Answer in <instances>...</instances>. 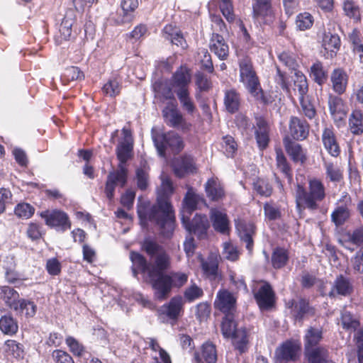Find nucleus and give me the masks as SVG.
Here are the masks:
<instances>
[{
	"label": "nucleus",
	"instance_id": "79ce46f5",
	"mask_svg": "<svg viewBox=\"0 0 363 363\" xmlns=\"http://www.w3.org/2000/svg\"><path fill=\"white\" fill-rule=\"evenodd\" d=\"M323 166L325 169L326 177L328 178L330 182L338 183L342 180L343 170L339 165L324 160Z\"/></svg>",
	"mask_w": 363,
	"mask_h": 363
},
{
	"label": "nucleus",
	"instance_id": "58836bf2",
	"mask_svg": "<svg viewBox=\"0 0 363 363\" xmlns=\"http://www.w3.org/2000/svg\"><path fill=\"white\" fill-rule=\"evenodd\" d=\"M191 77L186 69L181 68L173 75L172 86L175 90L189 89Z\"/></svg>",
	"mask_w": 363,
	"mask_h": 363
},
{
	"label": "nucleus",
	"instance_id": "f8f14e48",
	"mask_svg": "<svg viewBox=\"0 0 363 363\" xmlns=\"http://www.w3.org/2000/svg\"><path fill=\"white\" fill-rule=\"evenodd\" d=\"M215 308L224 315L237 313V300L234 295L226 289L219 290L214 301Z\"/></svg>",
	"mask_w": 363,
	"mask_h": 363
},
{
	"label": "nucleus",
	"instance_id": "4c0bfd02",
	"mask_svg": "<svg viewBox=\"0 0 363 363\" xmlns=\"http://www.w3.org/2000/svg\"><path fill=\"white\" fill-rule=\"evenodd\" d=\"M13 310L17 314L23 315L26 318H30L35 315L37 306L31 301L21 298Z\"/></svg>",
	"mask_w": 363,
	"mask_h": 363
},
{
	"label": "nucleus",
	"instance_id": "72a5a7b5",
	"mask_svg": "<svg viewBox=\"0 0 363 363\" xmlns=\"http://www.w3.org/2000/svg\"><path fill=\"white\" fill-rule=\"evenodd\" d=\"M224 105L228 112H237L240 105V96L235 89L227 90L225 92Z\"/></svg>",
	"mask_w": 363,
	"mask_h": 363
},
{
	"label": "nucleus",
	"instance_id": "c03bdc74",
	"mask_svg": "<svg viewBox=\"0 0 363 363\" xmlns=\"http://www.w3.org/2000/svg\"><path fill=\"white\" fill-rule=\"evenodd\" d=\"M18 325L11 315H4L0 318V330L6 335H12L17 333Z\"/></svg>",
	"mask_w": 363,
	"mask_h": 363
},
{
	"label": "nucleus",
	"instance_id": "a18cd8bd",
	"mask_svg": "<svg viewBox=\"0 0 363 363\" xmlns=\"http://www.w3.org/2000/svg\"><path fill=\"white\" fill-rule=\"evenodd\" d=\"M0 296L6 305L11 309L14 308L18 301L21 299L19 298V294L9 286L2 287Z\"/></svg>",
	"mask_w": 363,
	"mask_h": 363
},
{
	"label": "nucleus",
	"instance_id": "6e6552de",
	"mask_svg": "<svg viewBox=\"0 0 363 363\" xmlns=\"http://www.w3.org/2000/svg\"><path fill=\"white\" fill-rule=\"evenodd\" d=\"M239 69L240 81L249 92L260 84L250 57L244 56L239 60Z\"/></svg>",
	"mask_w": 363,
	"mask_h": 363
},
{
	"label": "nucleus",
	"instance_id": "cd10ccee",
	"mask_svg": "<svg viewBox=\"0 0 363 363\" xmlns=\"http://www.w3.org/2000/svg\"><path fill=\"white\" fill-rule=\"evenodd\" d=\"M173 169L177 177H183L186 174L194 172V160L190 156H184L174 162Z\"/></svg>",
	"mask_w": 363,
	"mask_h": 363
},
{
	"label": "nucleus",
	"instance_id": "2f4dec72",
	"mask_svg": "<svg viewBox=\"0 0 363 363\" xmlns=\"http://www.w3.org/2000/svg\"><path fill=\"white\" fill-rule=\"evenodd\" d=\"M152 88L155 97L161 101L174 99L172 89L167 82L157 80L153 84Z\"/></svg>",
	"mask_w": 363,
	"mask_h": 363
},
{
	"label": "nucleus",
	"instance_id": "b1692460",
	"mask_svg": "<svg viewBox=\"0 0 363 363\" xmlns=\"http://www.w3.org/2000/svg\"><path fill=\"white\" fill-rule=\"evenodd\" d=\"M353 285L350 279L342 274L337 276L334 281L333 290L329 293L330 296H334V291L337 294L347 296L353 292Z\"/></svg>",
	"mask_w": 363,
	"mask_h": 363
},
{
	"label": "nucleus",
	"instance_id": "aec40b11",
	"mask_svg": "<svg viewBox=\"0 0 363 363\" xmlns=\"http://www.w3.org/2000/svg\"><path fill=\"white\" fill-rule=\"evenodd\" d=\"M204 201L203 198L196 194L193 188L189 187L182 201V208L181 216L183 215L190 216L191 213L197 208V206Z\"/></svg>",
	"mask_w": 363,
	"mask_h": 363
},
{
	"label": "nucleus",
	"instance_id": "c9c22d12",
	"mask_svg": "<svg viewBox=\"0 0 363 363\" xmlns=\"http://www.w3.org/2000/svg\"><path fill=\"white\" fill-rule=\"evenodd\" d=\"M201 265L204 274L210 279L218 277V262L216 257L209 256L206 259H201Z\"/></svg>",
	"mask_w": 363,
	"mask_h": 363
},
{
	"label": "nucleus",
	"instance_id": "412c9836",
	"mask_svg": "<svg viewBox=\"0 0 363 363\" xmlns=\"http://www.w3.org/2000/svg\"><path fill=\"white\" fill-rule=\"evenodd\" d=\"M289 131L294 139L302 140L308 135L309 125L304 119L291 116L289 121Z\"/></svg>",
	"mask_w": 363,
	"mask_h": 363
},
{
	"label": "nucleus",
	"instance_id": "603ef678",
	"mask_svg": "<svg viewBox=\"0 0 363 363\" xmlns=\"http://www.w3.org/2000/svg\"><path fill=\"white\" fill-rule=\"evenodd\" d=\"M84 78V75L83 72L79 67L74 66L67 67L62 77V79L65 82L81 81Z\"/></svg>",
	"mask_w": 363,
	"mask_h": 363
},
{
	"label": "nucleus",
	"instance_id": "7c9ffc66",
	"mask_svg": "<svg viewBox=\"0 0 363 363\" xmlns=\"http://www.w3.org/2000/svg\"><path fill=\"white\" fill-rule=\"evenodd\" d=\"M249 330L245 328L237 330V332L230 337L233 340V344L236 350L240 354L245 352L248 348L249 343Z\"/></svg>",
	"mask_w": 363,
	"mask_h": 363
},
{
	"label": "nucleus",
	"instance_id": "13d9d810",
	"mask_svg": "<svg viewBox=\"0 0 363 363\" xmlns=\"http://www.w3.org/2000/svg\"><path fill=\"white\" fill-rule=\"evenodd\" d=\"M203 291L201 288L199 287L196 284H192L187 287L184 293V298L188 302H192L196 299L202 297Z\"/></svg>",
	"mask_w": 363,
	"mask_h": 363
},
{
	"label": "nucleus",
	"instance_id": "052dcab7",
	"mask_svg": "<svg viewBox=\"0 0 363 363\" xmlns=\"http://www.w3.org/2000/svg\"><path fill=\"white\" fill-rule=\"evenodd\" d=\"M34 211L35 208L31 205L23 203L16 206L14 213L18 218L28 219L33 215Z\"/></svg>",
	"mask_w": 363,
	"mask_h": 363
},
{
	"label": "nucleus",
	"instance_id": "f03ea898",
	"mask_svg": "<svg viewBox=\"0 0 363 363\" xmlns=\"http://www.w3.org/2000/svg\"><path fill=\"white\" fill-rule=\"evenodd\" d=\"M133 143L130 142H119L116 147V155L120 164L118 169L109 172L105 186L106 197L111 200L114 196L116 186L123 187L127 182V169L123 165L131 157Z\"/></svg>",
	"mask_w": 363,
	"mask_h": 363
},
{
	"label": "nucleus",
	"instance_id": "bf43d9fd",
	"mask_svg": "<svg viewBox=\"0 0 363 363\" xmlns=\"http://www.w3.org/2000/svg\"><path fill=\"white\" fill-rule=\"evenodd\" d=\"M254 189L257 194L263 196H269L272 193V186L264 179H257L254 182Z\"/></svg>",
	"mask_w": 363,
	"mask_h": 363
},
{
	"label": "nucleus",
	"instance_id": "ddd939ff",
	"mask_svg": "<svg viewBox=\"0 0 363 363\" xmlns=\"http://www.w3.org/2000/svg\"><path fill=\"white\" fill-rule=\"evenodd\" d=\"M40 216L45 219L46 225L57 228L61 231H65L71 228L68 216L62 211H45L42 212Z\"/></svg>",
	"mask_w": 363,
	"mask_h": 363
},
{
	"label": "nucleus",
	"instance_id": "37998d69",
	"mask_svg": "<svg viewBox=\"0 0 363 363\" xmlns=\"http://www.w3.org/2000/svg\"><path fill=\"white\" fill-rule=\"evenodd\" d=\"M236 314L225 315L222 323L221 330L223 336L226 338L231 337L237 332V323L235 322Z\"/></svg>",
	"mask_w": 363,
	"mask_h": 363
},
{
	"label": "nucleus",
	"instance_id": "09e8293b",
	"mask_svg": "<svg viewBox=\"0 0 363 363\" xmlns=\"http://www.w3.org/2000/svg\"><path fill=\"white\" fill-rule=\"evenodd\" d=\"M130 259L133 262V266L137 267L140 272L146 273L148 276V271L152 267V264H149L142 255L133 251L130 254Z\"/></svg>",
	"mask_w": 363,
	"mask_h": 363
},
{
	"label": "nucleus",
	"instance_id": "69168bd1",
	"mask_svg": "<svg viewBox=\"0 0 363 363\" xmlns=\"http://www.w3.org/2000/svg\"><path fill=\"white\" fill-rule=\"evenodd\" d=\"M313 23V18L309 13H301L297 16L296 26L301 30L310 28Z\"/></svg>",
	"mask_w": 363,
	"mask_h": 363
},
{
	"label": "nucleus",
	"instance_id": "1a4fd4ad",
	"mask_svg": "<svg viewBox=\"0 0 363 363\" xmlns=\"http://www.w3.org/2000/svg\"><path fill=\"white\" fill-rule=\"evenodd\" d=\"M182 223L185 229L191 234L203 238L209 228V222L206 215L196 214L192 220L190 216L184 215L182 217Z\"/></svg>",
	"mask_w": 363,
	"mask_h": 363
},
{
	"label": "nucleus",
	"instance_id": "5fc2aeb1",
	"mask_svg": "<svg viewBox=\"0 0 363 363\" xmlns=\"http://www.w3.org/2000/svg\"><path fill=\"white\" fill-rule=\"evenodd\" d=\"M277 166L283 174L289 179H291V169L287 162L286 158L280 150H277Z\"/></svg>",
	"mask_w": 363,
	"mask_h": 363
},
{
	"label": "nucleus",
	"instance_id": "49530a36",
	"mask_svg": "<svg viewBox=\"0 0 363 363\" xmlns=\"http://www.w3.org/2000/svg\"><path fill=\"white\" fill-rule=\"evenodd\" d=\"M289 254L286 250L282 247H277L272 255V264L274 269H281L288 262Z\"/></svg>",
	"mask_w": 363,
	"mask_h": 363
},
{
	"label": "nucleus",
	"instance_id": "423d86ee",
	"mask_svg": "<svg viewBox=\"0 0 363 363\" xmlns=\"http://www.w3.org/2000/svg\"><path fill=\"white\" fill-rule=\"evenodd\" d=\"M162 116L164 122L169 127L182 130L184 132L191 129V124L184 118L182 113L177 108L175 101L168 103L167 106L164 108Z\"/></svg>",
	"mask_w": 363,
	"mask_h": 363
},
{
	"label": "nucleus",
	"instance_id": "4d7b16f0",
	"mask_svg": "<svg viewBox=\"0 0 363 363\" xmlns=\"http://www.w3.org/2000/svg\"><path fill=\"white\" fill-rule=\"evenodd\" d=\"M202 357L207 363H215L217 360V354L215 345L206 342L202 345Z\"/></svg>",
	"mask_w": 363,
	"mask_h": 363
},
{
	"label": "nucleus",
	"instance_id": "0e129e2a",
	"mask_svg": "<svg viewBox=\"0 0 363 363\" xmlns=\"http://www.w3.org/2000/svg\"><path fill=\"white\" fill-rule=\"evenodd\" d=\"M251 95L263 104H272L274 101L273 98L270 94H265L260 84L250 91Z\"/></svg>",
	"mask_w": 363,
	"mask_h": 363
},
{
	"label": "nucleus",
	"instance_id": "9d476101",
	"mask_svg": "<svg viewBox=\"0 0 363 363\" xmlns=\"http://www.w3.org/2000/svg\"><path fill=\"white\" fill-rule=\"evenodd\" d=\"M328 106L334 123L340 126L345 122L349 111L347 104L340 96L330 94Z\"/></svg>",
	"mask_w": 363,
	"mask_h": 363
},
{
	"label": "nucleus",
	"instance_id": "4468645a",
	"mask_svg": "<svg viewBox=\"0 0 363 363\" xmlns=\"http://www.w3.org/2000/svg\"><path fill=\"white\" fill-rule=\"evenodd\" d=\"M252 14L254 18L269 24L274 19L272 0H252Z\"/></svg>",
	"mask_w": 363,
	"mask_h": 363
},
{
	"label": "nucleus",
	"instance_id": "e2e57ef3",
	"mask_svg": "<svg viewBox=\"0 0 363 363\" xmlns=\"http://www.w3.org/2000/svg\"><path fill=\"white\" fill-rule=\"evenodd\" d=\"M342 325L345 329L355 330L359 325V321L354 318L352 314L348 311L342 313Z\"/></svg>",
	"mask_w": 363,
	"mask_h": 363
},
{
	"label": "nucleus",
	"instance_id": "a19ab883",
	"mask_svg": "<svg viewBox=\"0 0 363 363\" xmlns=\"http://www.w3.org/2000/svg\"><path fill=\"white\" fill-rule=\"evenodd\" d=\"M293 91L295 94L298 92L299 99L308 96V81L306 77L300 71L295 72Z\"/></svg>",
	"mask_w": 363,
	"mask_h": 363
},
{
	"label": "nucleus",
	"instance_id": "de8ad7c7",
	"mask_svg": "<svg viewBox=\"0 0 363 363\" xmlns=\"http://www.w3.org/2000/svg\"><path fill=\"white\" fill-rule=\"evenodd\" d=\"M175 92L184 110L192 114L196 110V106L190 97L189 89L175 90Z\"/></svg>",
	"mask_w": 363,
	"mask_h": 363
},
{
	"label": "nucleus",
	"instance_id": "393cba45",
	"mask_svg": "<svg viewBox=\"0 0 363 363\" xmlns=\"http://www.w3.org/2000/svg\"><path fill=\"white\" fill-rule=\"evenodd\" d=\"M322 141L325 148L333 157H337L340 152L334 130L332 128H325L322 134Z\"/></svg>",
	"mask_w": 363,
	"mask_h": 363
},
{
	"label": "nucleus",
	"instance_id": "dca6fc26",
	"mask_svg": "<svg viewBox=\"0 0 363 363\" xmlns=\"http://www.w3.org/2000/svg\"><path fill=\"white\" fill-rule=\"evenodd\" d=\"M235 227L240 240L245 243V247L250 253L252 252L255 234V227L253 223L245 220H235Z\"/></svg>",
	"mask_w": 363,
	"mask_h": 363
},
{
	"label": "nucleus",
	"instance_id": "3c124183",
	"mask_svg": "<svg viewBox=\"0 0 363 363\" xmlns=\"http://www.w3.org/2000/svg\"><path fill=\"white\" fill-rule=\"evenodd\" d=\"M121 83L116 78L110 79L102 87V91L106 96L115 97L121 92Z\"/></svg>",
	"mask_w": 363,
	"mask_h": 363
},
{
	"label": "nucleus",
	"instance_id": "f704fd0d",
	"mask_svg": "<svg viewBox=\"0 0 363 363\" xmlns=\"http://www.w3.org/2000/svg\"><path fill=\"white\" fill-rule=\"evenodd\" d=\"M323 338L321 328H308L305 334V350L309 348H315Z\"/></svg>",
	"mask_w": 363,
	"mask_h": 363
},
{
	"label": "nucleus",
	"instance_id": "c756f323",
	"mask_svg": "<svg viewBox=\"0 0 363 363\" xmlns=\"http://www.w3.org/2000/svg\"><path fill=\"white\" fill-rule=\"evenodd\" d=\"M305 354L308 363L331 362L329 359L328 350L323 347L309 348L305 350Z\"/></svg>",
	"mask_w": 363,
	"mask_h": 363
},
{
	"label": "nucleus",
	"instance_id": "8fccbe9b",
	"mask_svg": "<svg viewBox=\"0 0 363 363\" xmlns=\"http://www.w3.org/2000/svg\"><path fill=\"white\" fill-rule=\"evenodd\" d=\"M350 211L345 206L337 207L331 214L332 221L336 226L343 225L350 218Z\"/></svg>",
	"mask_w": 363,
	"mask_h": 363
},
{
	"label": "nucleus",
	"instance_id": "0eeeda50",
	"mask_svg": "<svg viewBox=\"0 0 363 363\" xmlns=\"http://www.w3.org/2000/svg\"><path fill=\"white\" fill-rule=\"evenodd\" d=\"M142 247L149 256L155 259L152 267H170L169 256L164 248L156 241L145 239L143 243Z\"/></svg>",
	"mask_w": 363,
	"mask_h": 363
},
{
	"label": "nucleus",
	"instance_id": "39448f33",
	"mask_svg": "<svg viewBox=\"0 0 363 363\" xmlns=\"http://www.w3.org/2000/svg\"><path fill=\"white\" fill-rule=\"evenodd\" d=\"M152 138L159 155L166 157V150L169 149L173 154H178L184 148L182 138L174 131L167 133L154 132Z\"/></svg>",
	"mask_w": 363,
	"mask_h": 363
},
{
	"label": "nucleus",
	"instance_id": "4be33fe9",
	"mask_svg": "<svg viewBox=\"0 0 363 363\" xmlns=\"http://www.w3.org/2000/svg\"><path fill=\"white\" fill-rule=\"evenodd\" d=\"M209 48L220 60H225L229 56V46L224 38L218 33L212 34Z\"/></svg>",
	"mask_w": 363,
	"mask_h": 363
},
{
	"label": "nucleus",
	"instance_id": "7ed1b4c3",
	"mask_svg": "<svg viewBox=\"0 0 363 363\" xmlns=\"http://www.w3.org/2000/svg\"><path fill=\"white\" fill-rule=\"evenodd\" d=\"M325 196L323 183L317 178L310 179L308 189L300 184L296 186V207L300 211L305 208L315 210L318 208V203L325 199Z\"/></svg>",
	"mask_w": 363,
	"mask_h": 363
},
{
	"label": "nucleus",
	"instance_id": "a211bd4d",
	"mask_svg": "<svg viewBox=\"0 0 363 363\" xmlns=\"http://www.w3.org/2000/svg\"><path fill=\"white\" fill-rule=\"evenodd\" d=\"M254 296L261 309H268L274 303V293L272 286L267 282H264L258 291L254 293Z\"/></svg>",
	"mask_w": 363,
	"mask_h": 363
},
{
	"label": "nucleus",
	"instance_id": "774afa93",
	"mask_svg": "<svg viewBox=\"0 0 363 363\" xmlns=\"http://www.w3.org/2000/svg\"><path fill=\"white\" fill-rule=\"evenodd\" d=\"M354 340L357 346L359 363H363V328L357 330Z\"/></svg>",
	"mask_w": 363,
	"mask_h": 363
},
{
	"label": "nucleus",
	"instance_id": "c85d7f7f",
	"mask_svg": "<svg viewBox=\"0 0 363 363\" xmlns=\"http://www.w3.org/2000/svg\"><path fill=\"white\" fill-rule=\"evenodd\" d=\"M284 145L286 151L294 162H301V163L305 162V154L298 143L292 141L289 137H286L284 139Z\"/></svg>",
	"mask_w": 363,
	"mask_h": 363
},
{
	"label": "nucleus",
	"instance_id": "20e7f679",
	"mask_svg": "<svg viewBox=\"0 0 363 363\" xmlns=\"http://www.w3.org/2000/svg\"><path fill=\"white\" fill-rule=\"evenodd\" d=\"M169 268L151 267L148 271V283L151 285L155 299H167L173 288L172 277L164 272Z\"/></svg>",
	"mask_w": 363,
	"mask_h": 363
},
{
	"label": "nucleus",
	"instance_id": "ea45409f",
	"mask_svg": "<svg viewBox=\"0 0 363 363\" xmlns=\"http://www.w3.org/2000/svg\"><path fill=\"white\" fill-rule=\"evenodd\" d=\"M310 77L318 85L322 86L328 79V71L320 61L314 62L310 69Z\"/></svg>",
	"mask_w": 363,
	"mask_h": 363
},
{
	"label": "nucleus",
	"instance_id": "5701e85b",
	"mask_svg": "<svg viewBox=\"0 0 363 363\" xmlns=\"http://www.w3.org/2000/svg\"><path fill=\"white\" fill-rule=\"evenodd\" d=\"M211 219L215 230L222 234H227L230 231V220L227 214L220 210L213 208L211 210Z\"/></svg>",
	"mask_w": 363,
	"mask_h": 363
},
{
	"label": "nucleus",
	"instance_id": "9b49d317",
	"mask_svg": "<svg viewBox=\"0 0 363 363\" xmlns=\"http://www.w3.org/2000/svg\"><path fill=\"white\" fill-rule=\"evenodd\" d=\"M336 24L330 22L327 29L324 30L322 38V45L327 52V57L333 58L336 55L340 48V38L335 32Z\"/></svg>",
	"mask_w": 363,
	"mask_h": 363
},
{
	"label": "nucleus",
	"instance_id": "f257e3e1",
	"mask_svg": "<svg viewBox=\"0 0 363 363\" xmlns=\"http://www.w3.org/2000/svg\"><path fill=\"white\" fill-rule=\"evenodd\" d=\"M161 185L157 189L155 203L139 201L137 213L142 226L147 225L148 221L159 227L161 233L169 238L174 229L175 215L171 203L174 186L171 179L164 174L161 176Z\"/></svg>",
	"mask_w": 363,
	"mask_h": 363
},
{
	"label": "nucleus",
	"instance_id": "2eb2a0df",
	"mask_svg": "<svg viewBox=\"0 0 363 363\" xmlns=\"http://www.w3.org/2000/svg\"><path fill=\"white\" fill-rule=\"evenodd\" d=\"M184 304L183 298L176 296L172 297L169 303L162 306L159 312L170 320H177L182 314Z\"/></svg>",
	"mask_w": 363,
	"mask_h": 363
},
{
	"label": "nucleus",
	"instance_id": "e433bc0d",
	"mask_svg": "<svg viewBox=\"0 0 363 363\" xmlns=\"http://www.w3.org/2000/svg\"><path fill=\"white\" fill-rule=\"evenodd\" d=\"M349 128L354 135H359L363 133V113L361 110L352 111L349 118Z\"/></svg>",
	"mask_w": 363,
	"mask_h": 363
},
{
	"label": "nucleus",
	"instance_id": "a878e982",
	"mask_svg": "<svg viewBox=\"0 0 363 363\" xmlns=\"http://www.w3.org/2000/svg\"><path fill=\"white\" fill-rule=\"evenodd\" d=\"M292 314L296 321L301 322L306 315H313V309L304 298L291 301Z\"/></svg>",
	"mask_w": 363,
	"mask_h": 363
},
{
	"label": "nucleus",
	"instance_id": "680f3d73",
	"mask_svg": "<svg viewBox=\"0 0 363 363\" xmlns=\"http://www.w3.org/2000/svg\"><path fill=\"white\" fill-rule=\"evenodd\" d=\"M219 7L223 15L228 22H233L235 20L232 0H220Z\"/></svg>",
	"mask_w": 363,
	"mask_h": 363
},
{
	"label": "nucleus",
	"instance_id": "473e14b6",
	"mask_svg": "<svg viewBox=\"0 0 363 363\" xmlns=\"http://www.w3.org/2000/svg\"><path fill=\"white\" fill-rule=\"evenodd\" d=\"M207 196L214 201L222 199L224 196V190L220 184L214 179H210L205 184Z\"/></svg>",
	"mask_w": 363,
	"mask_h": 363
},
{
	"label": "nucleus",
	"instance_id": "6e6d98bb",
	"mask_svg": "<svg viewBox=\"0 0 363 363\" xmlns=\"http://www.w3.org/2000/svg\"><path fill=\"white\" fill-rule=\"evenodd\" d=\"M279 61L286 67H288L291 70H294L296 72H298L297 68L298 67V63L297 62L296 56L287 52H283L279 55Z\"/></svg>",
	"mask_w": 363,
	"mask_h": 363
},
{
	"label": "nucleus",
	"instance_id": "6ab92c4d",
	"mask_svg": "<svg viewBox=\"0 0 363 363\" xmlns=\"http://www.w3.org/2000/svg\"><path fill=\"white\" fill-rule=\"evenodd\" d=\"M255 138L260 149L267 147L269 142V125L267 121L262 116L255 118Z\"/></svg>",
	"mask_w": 363,
	"mask_h": 363
},
{
	"label": "nucleus",
	"instance_id": "338daca9",
	"mask_svg": "<svg viewBox=\"0 0 363 363\" xmlns=\"http://www.w3.org/2000/svg\"><path fill=\"white\" fill-rule=\"evenodd\" d=\"M52 358L55 363H74L73 358L67 352L61 350H54Z\"/></svg>",
	"mask_w": 363,
	"mask_h": 363
},
{
	"label": "nucleus",
	"instance_id": "bb28decb",
	"mask_svg": "<svg viewBox=\"0 0 363 363\" xmlns=\"http://www.w3.org/2000/svg\"><path fill=\"white\" fill-rule=\"evenodd\" d=\"M333 91L341 95L346 91L348 77L346 72L340 68L335 69L330 76Z\"/></svg>",
	"mask_w": 363,
	"mask_h": 363
},
{
	"label": "nucleus",
	"instance_id": "864d4df0",
	"mask_svg": "<svg viewBox=\"0 0 363 363\" xmlns=\"http://www.w3.org/2000/svg\"><path fill=\"white\" fill-rule=\"evenodd\" d=\"M299 101L302 112L305 116L308 119L314 118L316 116V109L309 96L300 99Z\"/></svg>",
	"mask_w": 363,
	"mask_h": 363
},
{
	"label": "nucleus",
	"instance_id": "f3484780",
	"mask_svg": "<svg viewBox=\"0 0 363 363\" xmlns=\"http://www.w3.org/2000/svg\"><path fill=\"white\" fill-rule=\"evenodd\" d=\"M299 349V346L296 342L287 340L277 348L275 352L276 358L280 362L295 361Z\"/></svg>",
	"mask_w": 363,
	"mask_h": 363
}]
</instances>
